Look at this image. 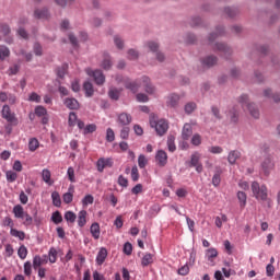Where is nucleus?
Listing matches in <instances>:
<instances>
[{
  "instance_id": "obj_35",
  "label": "nucleus",
  "mask_w": 280,
  "mask_h": 280,
  "mask_svg": "<svg viewBox=\"0 0 280 280\" xmlns=\"http://www.w3.org/2000/svg\"><path fill=\"white\" fill-rule=\"evenodd\" d=\"M176 138L174 136H168L167 138V148L170 152H176Z\"/></svg>"
},
{
  "instance_id": "obj_17",
  "label": "nucleus",
  "mask_w": 280,
  "mask_h": 280,
  "mask_svg": "<svg viewBox=\"0 0 280 280\" xmlns=\"http://www.w3.org/2000/svg\"><path fill=\"white\" fill-rule=\"evenodd\" d=\"M106 257H108V250L106 249V247H102L96 256L97 266H102L104 261H106Z\"/></svg>"
},
{
  "instance_id": "obj_50",
  "label": "nucleus",
  "mask_w": 280,
  "mask_h": 280,
  "mask_svg": "<svg viewBox=\"0 0 280 280\" xmlns=\"http://www.w3.org/2000/svg\"><path fill=\"white\" fill-rule=\"evenodd\" d=\"M67 175L70 183H75V170L73 167H68Z\"/></svg>"
},
{
  "instance_id": "obj_31",
  "label": "nucleus",
  "mask_w": 280,
  "mask_h": 280,
  "mask_svg": "<svg viewBox=\"0 0 280 280\" xmlns=\"http://www.w3.org/2000/svg\"><path fill=\"white\" fill-rule=\"evenodd\" d=\"M154 262V255L152 254H145L143 257H142V260H141V266H143L145 268V266H150V264H153Z\"/></svg>"
},
{
  "instance_id": "obj_46",
  "label": "nucleus",
  "mask_w": 280,
  "mask_h": 280,
  "mask_svg": "<svg viewBox=\"0 0 280 280\" xmlns=\"http://www.w3.org/2000/svg\"><path fill=\"white\" fill-rule=\"evenodd\" d=\"M51 221L54 224H60L62 222V214H60V211H56L51 215Z\"/></svg>"
},
{
  "instance_id": "obj_64",
  "label": "nucleus",
  "mask_w": 280,
  "mask_h": 280,
  "mask_svg": "<svg viewBox=\"0 0 280 280\" xmlns=\"http://www.w3.org/2000/svg\"><path fill=\"white\" fill-rule=\"evenodd\" d=\"M124 253L125 255H132V244H130L129 242L125 243Z\"/></svg>"
},
{
  "instance_id": "obj_42",
  "label": "nucleus",
  "mask_w": 280,
  "mask_h": 280,
  "mask_svg": "<svg viewBox=\"0 0 280 280\" xmlns=\"http://www.w3.org/2000/svg\"><path fill=\"white\" fill-rule=\"evenodd\" d=\"M77 219L78 215H75L73 211H67L65 213V220H67V222H70L71 224H73V222H75Z\"/></svg>"
},
{
  "instance_id": "obj_12",
  "label": "nucleus",
  "mask_w": 280,
  "mask_h": 280,
  "mask_svg": "<svg viewBox=\"0 0 280 280\" xmlns=\"http://www.w3.org/2000/svg\"><path fill=\"white\" fill-rule=\"evenodd\" d=\"M49 259L47 257V255L40 256V255H36L33 258V268L34 270H38V268H42L40 266H45L46 264H48Z\"/></svg>"
},
{
  "instance_id": "obj_21",
  "label": "nucleus",
  "mask_w": 280,
  "mask_h": 280,
  "mask_svg": "<svg viewBox=\"0 0 280 280\" xmlns=\"http://www.w3.org/2000/svg\"><path fill=\"white\" fill-rule=\"evenodd\" d=\"M241 156L242 152L237 150L230 151L228 155V162L230 163V165H235V163H237V159H240Z\"/></svg>"
},
{
  "instance_id": "obj_22",
  "label": "nucleus",
  "mask_w": 280,
  "mask_h": 280,
  "mask_svg": "<svg viewBox=\"0 0 280 280\" xmlns=\"http://www.w3.org/2000/svg\"><path fill=\"white\" fill-rule=\"evenodd\" d=\"M75 191V188L73 186H70L68 188V192L63 194L62 200L66 205H71L73 202V192Z\"/></svg>"
},
{
  "instance_id": "obj_43",
  "label": "nucleus",
  "mask_w": 280,
  "mask_h": 280,
  "mask_svg": "<svg viewBox=\"0 0 280 280\" xmlns=\"http://www.w3.org/2000/svg\"><path fill=\"white\" fill-rule=\"evenodd\" d=\"M78 115L75 113H70L68 118V124L70 127L77 126L78 124Z\"/></svg>"
},
{
  "instance_id": "obj_40",
  "label": "nucleus",
  "mask_w": 280,
  "mask_h": 280,
  "mask_svg": "<svg viewBox=\"0 0 280 280\" xmlns=\"http://www.w3.org/2000/svg\"><path fill=\"white\" fill-rule=\"evenodd\" d=\"M51 198H52V205L55 207H60V205H62V200L60 199V194H58V191H54L51 194Z\"/></svg>"
},
{
  "instance_id": "obj_53",
  "label": "nucleus",
  "mask_w": 280,
  "mask_h": 280,
  "mask_svg": "<svg viewBox=\"0 0 280 280\" xmlns=\"http://www.w3.org/2000/svg\"><path fill=\"white\" fill-rule=\"evenodd\" d=\"M128 137H130V127L125 126L120 130V139H128Z\"/></svg>"
},
{
  "instance_id": "obj_18",
  "label": "nucleus",
  "mask_w": 280,
  "mask_h": 280,
  "mask_svg": "<svg viewBox=\"0 0 280 280\" xmlns=\"http://www.w3.org/2000/svg\"><path fill=\"white\" fill-rule=\"evenodd\" d=\"M215 257H218V249L211 247L206 250V258L210 262V266H215V264L213 262V259H215Z\"/></svg>"
},
{
  "instance_id": "obj_51",
  "label": "nucleus",
  "mask_w": 280,
  "mask_h": 280,
  "mask_svg": "<svg viewBox=\"0 0 280 280\" xmlns=\"http://www.w3.org/2000/svg\"><path fill=\"white\" fill-rule=\"evenodd\" d=\"M224 12L230 19H233V16H237V9L235 8L228 7L225 8Z\"/></svg>"
},
{
  "instance_id": "obj_5",
  "label": "nucleus",
  "mask_w": 280,
  "mask_h": 280,
  "mask_svg": "<svg viewBox=\"0 0 280 280\" xmlns=\"http://www.w3.org/2000/svg\"><path fill=\"white\" fill-rule=\"evenodd\" d=\"M1 115L2 119H5L11 126H19V118H16V114L12 113L10 105L2 106Z\"/></svg>"
},
{
  "instance_id": "obj_20",
  "label": "nucleus",
  "mask_w": 280,
  "mask_h": 280,
  "mask_svg": "<svg viewBox=\"0 0 280 280\" xmlns=\"http://www.w3.org/2000/svg\"><path fill=\"white\" fill-rule=\"evenodd\" d=\"M86 215H89V212H86V210H81L78 213V226H80V229H84V226H86Z\"/></svg>"
},
{
  "instance_id": "obj_24",
  "label": "nucleus",
  "mask_w": 280,
  "mask_h": 280,
  "mask_svg": "<svg viewBox=\"0 0 280 280\" xmlns=\"http://www.w3.org/2000/svg\"><path fill=\"white\" fill-rule=\"evenodd\" d=\"M236 198L238 200L241 209H246V203H247V200H248V196L246 195V192L238 191L236 194Z\"/></svg>"
},
{
  "instance_id": "obj_45",
  "label": "nucleus",
  "mask_w": 280,
  "mask_h": 280,
  "mask_svg": "<svg viewBox=\"0 0 280 280\" xmlns=\"http://www.w3.org/2000/svg\"><path fill=\"white\" fill-rule=\"evenodd\" d=\"M190 143L196 147L200 145L202 143V136L195 133L190 140Z\"/></svg>"
},
{
  "instance_id": "obj_47",
  "label": "nucleus",
  "mask_w": 280,
  "mask_h": 280,
  "mask_svg": "<svg viewBox=\"0 0 280 280\" xmlns=\"http://www.w3.org/2000/svg\"><path fill=\"white\" fill-rule=\"evenodd\" d=\"M18 256L20 257V259H26L27 247H25V245L20 246V248L18 249Z\"/></svg>"
},
{
  "instance_id": "obj_49",
  "label": "nucleus",
  "mask_w": 280,
  "mask_h": 280,
  "mask_svg": "<svg viewBox=\"0 0 280 280\" xmlns=\"http://www.w3.org/2000/svg\"><path fill=\"white\" fill-rule=\"evenodd\" d=\"M2 225L9 226L12 231V229H14V220H12V218L10 217H4V219L2 220Z\"/></svg>"
},
{
  "instance_id": "obj_61",
  "label": "nucleus",
  "mask_w": 280,
  "mask_h": 280,
  "mask_svg": "<svg viewBox=\"0 0 280 280\" xmlns=\"http://www.w3.org/2000/svg\"><path fill=\"white\" fill-rule=\"evenodd\" d=\"M131 180H133V183H137V180H139V168H137V166H133L131 168Z\"/></svg>"
},
{
  "instance_id": "obj_41",
  "label": "nucleus",
  "mask_w": 280,
  "mask_h": 280,
  "mask_svg": "<svg viewBox=\"0 0 280 280\" xmlns=\"http://www.w3.org/2000/svg\"><path fill=\"white\" fill-rule=\"evenodd\" d=\"M93 202H95V198L92 195H86L82 199V205H83L84 209H86L89 207V205H93Z\"/></svg>"
},
{
  "instance_id": "obj_2",
  "label": "nucleus",
  "mask_w": 280,
  "mask_h": 280,
  "mask_svg": "<svg viewBox=\"0 0 280 280\" xmlns=\"http://www.w3.org/2000/svg\"><path fill=\"white\" fill-rule=\"evenodd\" d=\"M252 194L258 201L266 202L268 200V186L266 184L259 185L257 182L252 183Z\"/></svg>"
},
{
  "instance_id": "obj_34",
  "label": "nucleus",
  "mask_w": 280,
  "mask_h": 280,
  "mask_svg": "<svg viewBox=\"0 0 280 280\" xmlns=\"http://www.w3.org/2000/svg\"><path fill=\"white\" fill-rule=\"evenodd\" d=\"M83 89L85 91V95L86 97H93V93H94V90H93V84L91 82H85L83 84Z\"/></svg>"
},
{
  "instance_id": "obj_38",
  "label": "nucleus",
  "mask_w": 280,
  "mask_h": 280,
  "mask_svg": "<svg viewBox=\"0 0 280 280\" xmlns=\"http://www.w3.org/2000/svg\"><path fill=\"white\" fill-rule=\"evenodd\" d=\"M7 180L8 183H14L16 182V178H19V174L14 171H7L5 172Z\"/></svg>"
},
{
  "instance_id": "obj_27",
  "label": "nucleus",
  "mask_w": 280,
  "mask_h": 280,
  "mask_svg": "<svg viewBox=\"0 0 280 280\" xmlns=\"http://www.w3.org/2000/svg\"><path fill=\"white\" fill-rule=\"evenodd\" d=\"M218 63V58L213 57V56H208L206 58L202 59V65L203 67H213Z\"/></svg>"
},
{
  "instance_id": "obj_56",
  "label": "nucleus",
  "mask_w": 280,
  "mask_h": 280,
  "mask_svg": "<svg viewBox=\"0 0 280 280\" xmlns=\"http://www.w3.org/2000/svg\"><path fill=\"white\" fill-rule=\"evenodd\" d=\"M138 165L141 170L148 165V159H145V155L141 154L138 158Z\"/></svg>"
},
{
  "instance_id": "obj_15",
  "label": "nucleus",
  "mask_w": 280,
  "mask_h": 280,
  "mask_svg": "<svg viewBox=\"0 0 280 280\" xmlns=\"http://www.w3.org/2000/svg\"><path fill=\"white\" fill-rule=\"evenodd\" d=\"M178 104H180V95L178 94L168 95L166 101V106H168V108H177Z\"/></svg>"
},
{
  "instance_id": "obj_11",
  "label": "nucleus",
  "mask_w": 280,
  "mask_h": 280,
  "mask_svg": "<svg viewBox=\"0 0 280 280\" xmlns=\"http://www.w3.org/2000/svg\"><path fill=\"white\" fill-rule=\"evenodd\" d=\"M147 47H149L150 51L153 54H156V59L159 62H163L165 60V55L163 52H158L159 51V43L156 42H148Z\"/></svg>"
},
{
  "instance_id": "obj_37",
  "label": "nucleus",
  "mask_w": 280,
  "mask_h": 280,
  "mask_svg": "<svg viewBox=\"0 0 280 280\" xmlns=\"http://www.w3.org/2000/svg\"><path fill=\"white\" fill-rule=\"evenodd\" d=\"M5 58H10V48L7 46H0V60H5Z\"/></svg>"
},
{
  "instance_id": "obj_36",
  "label": "nucleus",
  "mask_w": 280,
  "mask_h": 280,
  "mask_svg": "<svg viewBox=\"0 0 280 280\" xmlns=\"http://www.w3.org/2000/svg\"><path fill=\"white\" fill-rule=\"evenodd\" d=\"M10 235H12V237H18V238H20L21 242H23V240H25V232L19 231V230H16V229L10 230Z\"/></svg>"
},
{
  "instance_id": "obj_33",
  "label": "nucleus",
  "mask_w": 280,
  "mask_h": 280,
  "mask_svg": "<svg viewBox=\"0 0 280 280\" xmlns=\"http://www.w3.org/2000/svg\"><path fill=\"white\" fill-rule=\"evenodd\" d=\"M101 67H103V69H105V71H108V69H110L113 67V61L110 60L109 55L104 56Z\"/></svg>"
},
{
  "instance_id": "obj_1",
  "label": "nucleus",
  "mask_w": 280,
  "mask_h": 280,
  "mask_svg": "<svg viewBox=\"0 0 280 280\" xmlns=\"http://www.w3.org/2000/svg\"><path fill=\"white\" fill-rule=\"evenodd\" d=\"M116 82L117 84H124L125 89H128L131 93H137L141 86L144 88L145 93L149 95H154V92L156 91L148 77H142L141 79L132 81L128 77L118 74L116 75Z\"/></svg>"
},
{
  "instance_id": "obj_6",
  "label": "nucleus",
  "mask_w": 280,
  "mask_h": 280,
  "mask_svg": "<svg viewBox=\"0 0 280 280\" xmlns=\"http://www.w3.org/2000/svg\"><path fill=\"white\" fill-rule=\"evenodd\" d=\"M202 155L199 152H194L190 156L189 167H195L198 174H202V162H200Z\"/></svg>"
},
{
  "instance_id": "obj_4",
  "label": "nucleus",
  "mask_w": 280,
  "mask_h": 280,
  "mask_svg": "<svg viewBox=\"0 0 280 280\" xmlns=\"http://www.w3.org/2000/svg\"><path fill=\"white\" fill-rule=\"evenodd\" d=\"M240 103L242 104L243 108L248 109L249 115H252L254 119H259V108H257L255 103H248V95H241Z\"/></svg>"
},
{
  "instance_id": "obj_58",
  "label": "nucleus",
  "mask_w": 280,
  "mask_h": 280,
  "mask_svg": "<svg viewBox=\"0 0 280 280\" xmlns=\"http://www.w3.org/2000/svg\"><path fill=\"white\" fill-rule=\"evenodd\" d=\"M106 141H108L109 143H113V141H115V131H113L112 128H108L106 131Z\"/></svg>"
},
{
  "instance_id": "obj_29",
  "label": "nucleus",
  "mask_w": 280,
  "mask_h": 280,
  "mask_svg": "<svg viewBox=\"0 0 280 280\" xmlns=\"http://www.w3.org/2000/svg\"><path fill=\"white\" fill-rule=\"evenodd\" d=\"M42 178L44 183L47 185H54V182H51V172L47 168L43 170L42 172Z\"/></svg>"
},
{
  "instance_id": "obj_16",
  "label": "nucleus",
  "mask_w": 280,
  "mask_h": 280,
  "mask_svg": "<svg viewBox=\"0 0 280 280\" xmlns=\"http://www.w3.org/2000/svg\"><path fill=\"white\" fill-rule=\"evenodd\" d=\"M49 10L47 8H42V9H35L34 11V18L35 19H40L43 21H47L49 19Z\"/></svg>"
},
{
  "instance_id": "obj_14",
  "label": "nucleus",
  "mask_w": 280,
  "mask_h": 280,
  "mask_svg": "<svg viewBox=\"0 0 280 280\" xmlns=\"http://www.w3.org/2000/svg\"><path fill=\"white\" fill-rule=\"evenodd\" d=\"M0 102H8L11 106H13V104H16V95L8 92H0Z\"/></svg>"
},
{
  "instance_id": "obj_23",
  "label": "nucleus",
  "mask_w": 280,
  "mask_h": 280,
  "mask_svg": "<svg viewBox=\"0 0 280 280\" xmlns=\"http://www.w3.org/2000/svg\"><path fill=\"white\" fill-rule=\"evenodd\" d=\"M65 106L70 110H78V108H80V103L75 98H66Z\"/></svg>"
},
{
  "instance_id": "obj_57",
  "label": "nucleus",
  "mask_w": 280,
  "mask_h": 280,
  "mask_svg": "<svg viewBox=\"0 0 280 280\" xmlns=\"http://www.w3.org/2000/svg\"><path fill=\"white\" fill-rule=\"evenodd\" d=\"M23 220H24L23 222L24 226H32V223L34 222V219L27 212L24 214Z\"/></svg>"
},
{
  "instance_id": "obj_10",
  "label": "nucleus",
  "mask_w": 280,
  "mask_h": 280,
  "mask_svg": "<svg viewBox=\"0 0 280 280\" xmlns=\"http://www.w3.org/2000/svg\"><path fill=\"white\" fill-rule=\"evenodd\" d=\"M86 73L88 75H92L94 79V82H96V84L102 85L104 84V82H106V77H104V73L102 72V70H91V69H86Z\"/></svg>"
},
{
  "instance_id": "obj_13",
  "label": "nucleus",
  "mask_w": 280,
  "mask_h": 280,
  "mask_svg": "<svg viewBox=\"0 0 280 280\" xmlns=\"http://www.w3.org/2000/svg\"><path fill=\"white\" fill-rule=\"evenodd\" d=\"M155 161L160 167H165L167 165V153L159 150L155 154Z\"/></svg>"
},
{
  "instance_id": "obj_59",
  "label": "nucleus",
  "mask_w": 280,
  "mask_h": 280,
  "mask_svg": "<svg viewBox=\"0 0 280 280\" xmlns=\"http://www.w3.org/2000/svg\"><path fill=\"white\" fill-rule=\"evenodd\" d=\"M28 102H35L36 104H40V95L36 92H32L28 97Z\"/></svg>"
},
{
  "instance_id": "obj_26",
  "label": "nucleus",
  "mask_w": 280,
  "mask_h": 280,
  "mask_svg": "<svg viewBox=\"0 0 280 280\" xmlns=\"http://www.w3.org/2000/svg\"><path fill=\"white\" fill-rule=\"evenodd\" d=\"M90 233L92 237H94V240H100V235H101L100 223L97 222L92 223L90 228Z\"/></svg>"
},
{
  "instance_id": "obj_8",
  "label": "nucleus",
  "mask_w": 280,
  "mask_h": 280,
  "mask_svg": "<svg viewBox=\"0 0 280 280\" xmlns=\"http://www.w3.org/2000/svg\"><path fill=\"white\" fill-rule=\"evenodd\" d=\"M261 170L265 174V176H270V172L275 170V161H272V156L268 155L264 159L261 163Z\"/></svg>"
},
{
  "instance_id": "obj_9",
  "label": "nucleus",
  "mask_w": 280,
  "mask_h": 280,
  "mask_svg": "<svg viewBox=\"0 0 280 280\" xmlns=\"http://www.w3.org/2000/svg\"><path fill=\"white\" fill-rule=\"evenodd\" d=\"M116 121H117L118 126H120V127L130 126V124H132V115H130L126 112H122L117 115Z\"/></svg>"
},
{
  "instance_id": "obj_19",
  "label": "nucleus",
  "mask_w": 280,
  "mask_h": 280,
  "mask_svg": "<svg viewBox=\"0 0 280 280\" xmlns=\"http://www.w3.org/2000/svg\"><path fill=\"white\" fill-rule=\"evenodd\" d=\"M194 135V128L189 124H185L183 131H182V138L184 141H189V138Z\"/></svg>"
},
{
  "instance_id": "obj_3",
  "label": "nucleus",
  "mask_w": 280,
  "mask_h": 280,
  "mask_svg": "<svg viewBox=\"0 0 280 280\" xmlns=\"http://www.w3.org/2000/svg\"><path fill=\"white\" fill-rule=\"evenodd\" d=\"M150 125L151 128L155 129V132L160 136L163 137L165 132L170 129V125L167 124V120L165 119H158L156 117L150 118Z\"/></svg>"
},
{
  "instance_id": "obj_54",
  "label": "nucleus",
  "mask_w": 280,
  "mask_h": 280,
  "mask_svg": "<svg viewBox=\"0 0 280 280\" xmlns=\"http://www.w3.org/2000/svg\"><path fill=\"white\" fill-rule=\"evenodd\" d=\"M35 115L37 117H45V115H47V109L45 107H43V106H37L35 108Z\"/></svg>"
},
{
  "instance_id": "obj_55",
  "label": "nucleus",
  "mask_w": 280,
  "mask_h": 280,
  "mask_svg": "<svg viewBox=\"0 0 280 280\" xmlns=\"http://www.w3.org/2000/svg\"><path fill=\"white\" fill-rule=\"evenodd\" d=\"M4 248V257H12L14 255V247L12 245L7 244Z\"/></svg>"
},
{
  "instance_id": "obj_44",
  "label": "nucleus",
  "mask_w": 280,
  "mask_h": 280,
  "mask_svg": "<svg viewBox=\"0 0 280 280\" xmlns=\"http://www.w3.org/2000/svg\"><path fill=\"white\" fill-rule=\"evenodd\" d=\"M119 95H121V91L117 90V89H110L108 92V96L110 97V100H119Z\"/></svg>"
},
{
  "instance_id": "obj_7",
  "label": "nucleus",
  "mask_w": 280,
  "mask_h": 280,
  "mask_svg": "<svg viewBox=\"0 0 280 280\" xmlns=\"http://www.w3.org/2000/svg\"><path fill=\"white\" fill-rule=\"evenodd\" d=\"M113 165H115L113 158H100L96 162V170L102 174L106 167H113Z\"/></svg>"
},
{
  "instance_id": "obj_63",
  "label": "nucleus",
  "mask_w": 280,
  "mask_h": 280,
  "mask_svg": "<svg viewBox=\"0 0 280 280\" xmlns=\"http://www.w3.org/2000/svg\"><path fill=\"white\" fill-rule=\"evenodd\" d=\"M66 74H67V65H63L62 67L57 69L58 78H65Z\"/></svg>"
},
{
  "instance_id": "obj_30",
  "label": "nucleus",
  "mask_w": 280,
  "mask_h": 280,
  "mask_svg": "<svg viewBox=\"0 0 280 280\" xmlns=\"http://www.w3.org/2000/svg\"><path fill=\"white\" fill-rule=\"evenodd\" d=\"M37 148H40V142H38V139L36 138H31L28 141L30 152H36Z\"/></svg>"
},
{
  "instance_id": "obj_52",
  "label": "nucleus",
  "mask_w": 280,
  "mask_h": 280,
  "mask_svg": "<svg viewBox=\"0 0 280 280\" xmlns=\"http://www.w3.org/2000/svg\"><path fill=\"white\" fill-rule=\"evenodd\" d=\"M24 275H25V277H32V262L31 261L24 262Z\"/></svg>"
},
{
  "instance_id": "obj_25",
  "label": "nucleus",
  "mask_w": 280,
  "mask_h": 280,
  "mask_svg": "<svg viewBox=\"0 0 280 280\" xmlns=\"http://www.w3.org/2000/svg\"><path fill=\"white\" fill-rule=\"evenodd\" d=\"M26 213L27 212H25V210L23 209V206L16 205L13 207V214H14V218H16L18 220H23L24 214Z\"/></svg>"
},
{
  "instance_id": "obj_48",
  "label": "nucleus",
  "mask_w": 280,
  "mask_h": 280,
  "mask_svg": "<svg viewBox=\"0 0 280 280\" xmlns=\"http://www.w3.org/2000/svg\"><path fill=\"white\" fill-rule=\"evenodd\" d=\"M197 108L196 103L194 102H189L185 105V113L187 115H191V113H194V110Z\"/></svg>"
},
{
  "instance_id": "obj_60",
  "label": "nucleus",
  "mask_w": 280,
  "mask_h": 280,
  "mask_svg": "<svg viewBox=\"0 0 280 280\" xmlns=\"http://www.w3.org/2000/svg\"><path fill=\"white\" fill-rule=\"evenodd\" d=\"M220 183H222V178L220 177V173H215L212 177L213 187H220Z\"/></svg>"
},
{
  "instance_id": "obj_32",
  "label": "nucleus",
  "mask_w": 280,
  "mask_h": 280,
  "mask_svg": "<svg viewBox=\"0 0 280 280\" xmlns=\"http://www.w3.org/2000/svg\"><path fill=\"white\" fill-rule=\"evenodd\" d=\"M48 260L50 264H56L58 261V250L56 248L51 247L48 252Z\"/></svg>"
},
{
  "instance_id": "obj_62",
  "label": "nucleus",
  "mask_w": 280,
  "mask_h": 280,
  "mask_svg": "<svg viewBox=\"0 0 280 280\" xmlns=\"http://www.w3.org/2000/svg\"><path fill=\"white\" fill-rule=\"evenodd\" d=\"M0 30H1V34H3V36H10V32H11L10 25L1 24Z\"/></svg>"
},
{
  "instance_id": "obj_39",
  "label": "nucleus",
  "mask_w": 280,
  "mask_h": 280,
  "mask_svg": "<svg viewBox=\"0 0 280 280\" xmlns=\"http://www.w3.org/2000/svg\"><path fill=\"white\" fill-rule=\"evenodd\" d=\"M97 130V126L95 124L86 125L82 131V135H93Z\"/></svg>"
},
{
  "instance_id": "obj_28",
  "label": "nucleus",
  "mask_w": 280,
  "mask_h": 280,
  "mask_svg": "<svg viewBox=\"0 0 280 280\" xmlns=\"http://www.w3.org/2000/svg\"><path fill=\"white\" fill-rule=\"evenodd\" d=\"M215 47H217L218 51H222V54L225 56V58L228 56H231V54H232L231 48L228 47L226 44H217Z\"/></svg>"
}]
</instances>
